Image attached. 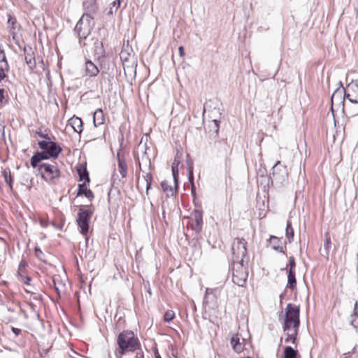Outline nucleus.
<instances>
[{
    "instance_id": "nucleus-40",
    "label": "nucleus",
    "mask_w": 358,
    "mask_h": 358,
    "mask_svg": "<svg viewBox=\"0 0 358 358\" xmlns=\"http://www.w3.org/2000/svg\"><path fill=\"white\" fill-rule=\"evenodd\" d=\"M289 265L290 267L289 271H294L295 261L293 257H289Z\"/></svg>"
},
{
    "instance_id": "nucleus-39",
    "label": "nucleus",
    "mask_w": 358,
    "mask_h": 358,
    "mask_svg": "<svg viewBox=\"0 0 358 358\" xmlns=\"http://www.w3.org/2000/svg\"><path fill=\"white\" fill-rule=\"evenodd\" d=\"M4 134V122L1 114L0 113V135H3Z\"/></svg>"
},
{
    "instance_id": "nucleus-31",
    "label": "nucleus",
    "mask_w": 358,
    "mask_h": 358,
    "mask_svg": "<svg viewBox=\"0 0 358 358\" xmlns=\"http://www.w3.org/2000/svg\"><path fill=\"white\" fill-rule=\"evenodd\" d=\"M77 171L79 174L80 180H85L87 182H90L88 173L85 169L80 167L77 169Z\"/></svg>"
},
{
    "instance_id": "nucleus-15",
    "label": "nucleus",
    "mask_w": 358,
    "mask_h": 358,
    "mask_svg": "<svg viewBox=\"0 0 358 358\" xmlns=\"http://www.w3.org/2000/svg\"><path fill=\"white\" fill-rule=\"evenodd\" d=\"M230 343L235 352L239 353L243 350L245 346L244 339L241 341L240 336L238 334L232 335Z\"/></svg>"
},
{
    "instance_id": "nucleus-21",
    "label": "nucleus",
    "mask_w": 358,
    "mask_h": 358,
    "mask_svg": "<svg viewBox=\"0 0 358 358\" xmlns=\"http://www.w3.org/2000/svg\"><path fill=\"white\" fill-rule=\"evenodd\" d=\"M115 171L120 173L122 179H125L127 174V165L124 160L118 158L117 168Z\"/></svg>"
},
{
    "instance_id": "nucleus-3",
    "label": "nucleus",
    "mask_w": 358,
    "mask_h": 358,
    "mask_svg": "<svg viewBox=\"0 0 358 358\" xmlns=\"http://www.w3.org/2000/svg\"><path fill=\"white\" fill-rule=\"evenodd\" d=\"M300 324L299 307L292 303H288L285 308V318L283 329H298Z\"/></svg>"
},
{
    "instance_id": "nucleus-24",
    "label": "nucleus",
    "mask_w": 358,
    "mask_h": 358,
    "mask_svg": "<svg viewBox=\"0 0 358 358\" xmlns=\"http://www.w3.org/2000/svg\"><path fill=\"white\" fill-rule=\"evenodd\" d=\"M85 194V196L89 199L94 197V194L90 189H87L85 187V184H79L78 190L77 195Z\"/></svg>"
},
{
    "instance_id": "nucleus-53",
    "label": "nucleus",
    "mask_w": 358,
    "mask_h": 358,
    "mask_svg": "<svg viewBox=\"0 0 358 358\" xmlns=\"http://www.w3.org/2000/svg\"><path fill=\"white\" fill-rule=\"evenodd\" d=\"M25 291L28 293L31 292V290L29 289V287L25 288Z\"/></svg>"
},
{
    "instance_id": "nucleus-18",
    "label": "nucleus",
    "mask_w": 358,
    "mask_h": 358,
    "mask_svg": "<svg viewBox=\"0 0 358 358\" xmlns=\"http://www.w3.org/2000/svg\"><path fill=\"white\" fill-rule=\"evenodd\" d=\"M69 124L71 126L73 129L80 134L83 131V122L80 117H73L69 120Z\"/></svg>"
},
{
    "instance_id": "nucleus-43",
    "label": "nucleus",
    "mask_w": 358,
    "mask_h": 358,
    "mask_svg": "<svg viewBox=\"0 0 358 358\" xmlns=\"http://www.w3.org/2000/svg\"><path fill=\"white\" fill-rule=\"evenodd\" d=\"M358 303L356 301L354 304V308H353V313L352 314H354V315H357L358 314Z\"/></svg>"
},
{
    "instance_id": "nucleus-42",
    "label": "nucleus",
    "mask_w": 358,
    "mask_h": 358,
    "mask_svg": "<svg viewBox=\"0 0 358 358\" xmlns=\"http://www.w3.org/2000/svg\"><path fill=\"white\" fill-rule=\"evenodd\" d=\"M213 123L214 124V127L215 128V132L217 133L218 132V129H219V121L217 120H213Z\"/></svg>"
},
{
    "instance_id": "nucleus-1",
    "label": "nucleus",
    "mask_w": 358,
    "mask_h": 358,
    "mask_svg": "<svg viewBox=\"0 0 358 358\" xmlns=\"http://www.w3.org/2000/svg\"><path fill=\"white\" fill-rule=\"evenodd\" d=\"M41 136L46 138L48 140L38 142V146L43 152L36 153L31 158V165L34 168L43 159H48L50 157L54 159L57 158L62 150L61 147L56 143L51 141L49 137L43 135H41Z\"/></svg>"
},
{
    "instance_id": "nucleus-5",
    "label": "nucleus",
    "mask_w": 358,
    "mask_h": 358,
    "mask_svg": "<svg viewBox=\"0 0 358 358\" xmlns=\"http://www.w3.org/2000/svg\"><path fill=\"white\" fill-rule=\"evenodd\" d=\"M93 17L87 13H84L75 27V31L80 38H86L91 32L92 28Z\"/></svg>"
},
{
    "instance_id": "nucleus-29",
    "label": "nucleus",
    "mask_w": 358,
    "mask_h": 358,
    "mask_svg": "<svg viewBox=\"0 0 358 358\" xmlns=\"http://www.w3.org/2000/svg\"><path fill=\"white\" fill-rule=\"evenodd\" d=\"M138 164H139V167H140V170L142 171V172H145V171L143 169V166H148L150 167V160L148 158V157L146 156V152H144L143 154V155L141 156V160H140L138 159Z\"/></svg>"
},
{
    "instance_id": "nucleus-30",
    "label": "nucleus",
    "mask_w": 358,
    "mask_h": 358,
    "mask_svg": "<svg viewBox=\"0 0 358 358\" xmlns=\"http://www.w3.org/2000/svg\"><path fill=\"white\" fill-rule=\"evenodd\" d=\"M285 235L287 238L288 239L289 243H291L294 235V229L292 227V223L290 221H287Z\"/></svg>"
},
{
    "instance_id": "nucleus-33",
    "label": "nucleus",
    "mask_w": 358,
    "mask_h": 358,
    "mask_svg": "<svg viewBox=\"0 0 358 358\" xmlns=\"http://www.w3.org/2000/svg\"><path fill=\"white\" fill-rule=\"evenodd\" d=\"M25 61L30 69H33L35 67L36 62L32 54L27 53L25 55Z\"/></svg>"
},
{
    "instance_id": "nucleus-23",
    "label": "nucleus",
    "mask_w": 358,
    "mask_h": 358,
    "mask_svg": "<svg viewBox=\"0 0 358 358\" xmlns=\"http://www.w3.org/2000/svg\"><path fill=\"white\" fill-rule=\"evenodd\" d=\"M284 331H287V338H285L286 342H292L294 343L296 341V337L297 336L298 329L290 328L283 329Z\"/></svg>"
},
{
    "instance_id": "nucleus-51",
    "label": "nucleus",
    "mask_w": 358,
    "mask_h": 358,
    "mask_svg": "<svg viewBox=\"0 0 358 358\" xmlns=\"http://www.w3.org/2000/svg\"><path fill=\"white\" fill-rule=\"evenodd\" d=\"M41 226H43V227H46V226H47V224H45V222H43L42 220L41 221Z\"/></svg>"
},
{
    "instance_id": "nucleus-12",
    "label": "nucleus",
    "mask_w": 358,
    "mask_h": 358,
    "mask_svg": "<svg viewBox=\"0 0 358 358\" xmlns=\"http://www.w3.org/2000/svg\"><path fill=\"white\" fill-rule=\"evenodd\" d=\"M152 175L150 173H145L143 175L142 178H138L136 181V187L138 190L145 189L146 194H148V190L151 187Z\"/></svg>"
},
{
    "instance_id": "nucleus-26",
    "label": "nucleus",
    "mask_w": 358,
    "mask_h": 358,
    "mask_svg": "<svg viewBox=\"0 0 358 358\" xmlns=\"http://www.w3.org/2000/svg\"><path fill=\"white\" fill-rule=\"evenodd\" d=\"M216 149L220 153L221 155L227 158L228 151H229V145L224 142H219L216 145Z\"/></svg>"
},
{
    "instance_id": "nucleus-22",
    "label": "nucleus",
    "mask_w": 358,
    "mask_h": 358,
    "mask_svg": "<svg viewBox=\"0 0 358 358\" xmlns=\"http://www.w3.org/2000/svg\"><path fill=\"white\" fill-rule=\"evenodd\" d=\"M280 239L275 236H271L269 239V244L271 247L276 250L279 251L280 252L285 253V251L283 250V247L280 245Z\"/></svg>"
},
{
    "instance_id": "nucleus-54",
    "label": "nucleus",
    "mask_w": 358,
    "mask_h": 358,
    "mask_svg": "<svg viewBox=\"0 0 358 358\" xmlns=\"http://www.w3.org/2000/svg\"><path fill=\"white\" fill-rule=\"evenodd\" d=\"M122 179H120V181H122V182H124V180H122Z\"/></svg>"
},
{
    "instance_id": "nucleus-32",
    "label": "nucleus",
    "mask_w": 358,
    "mask_h": 358,
    "mask_svg": "<svg viewBox=\"0 0 358 358\" xmlns=\"http://www.w3.org/2000/svg\"><path fill=\"white\" fill-rule=\"evenodd\" d=\"M2 175L4 178L6 182L9 185L10 188H12V178L10 169H5L2 172Z\"/></svg>"
},
{
    "instance_id": "nucleus-38",
    "label": "nucleus",
    "mask_w": 358,
    "mask_h": 358,
    "mask_svg": "<svg viewBox=\"0 0 358 358\" xmlns=\"http://www.w3.org/2000/svg\"><path fill=\"white\" fill-rule=\"evenodd\" d=\"M330 247H331V240L329 238H327L324 241V248L326 250V253L327 255H329Z\"/></svg>"
},
{
    "instance_id": "nucleus-16",
    "label": "nucleus",
    "mask_w": 358,
    "mask_h": 358,
    "mask_svg": "<svg viewBox=\"0 0 358 358\" xmlns=\"http://www.w3.org/2000/svg\"><path fill=\"white\" fill-rule=\"evenodd\" d=\"M343 111L349 117L358 115V102L348 101V103H345Z\"/></svg>"
},
{
    "instance_id": "nucleus-48",
    "label": "nucleus",
    "mask_w": 358,
    "mask_h": 358,
    "mask_svg": "<svg viewBox=\"0 0 358 358\" xmlns=\"http://www.w3.org/2000/svg\"><path fill=\"white\" fill-rule=\"evenodd\" d=\"M189 178L193 179V173H192V168H189Z\"/></svg>"
},
{
    "instance_id": "nucleus-27",
    "label": "nucleus",
    "mask_w": 358,
    "mask_h": 358,
    "mask_svg": "<svg viewBox=\"0 0 358 358\" xmlns=\"http://www.w3.org/2000/svg\"><path fill=\"white\" fill-rule=\"evenodd\" d=\"M296 285L294 271H289L287 276V287L293 289Z\"/></svg>"
},
{
    "instance_id": "nucleus-11",
    "label": "nucleus",
    "mask_w": 358,
    "mask_h": 358,
    "mask_svg": "<svg viewBox=\"0 0 358 358\" xmlns=\"http://www.w3.org/2000/svg\"><path fill=\"white\" fill-rule=\"evenodd\" d=\"M344 96L348 101L358 102V85L352 83L344 89Z\"/></svg>"
},
{
    "instance_id": "nucleus-10",
    "label": "nucleus",
    "mask_w": 358,
    "mask_h": 358,
    "mask_svg": "<svg viewBox=\"0 0 358 358\" xmlns=\"http://www.w3.org/2000/svg\"><path fill=\"white\" fill-rule=\"evenodd\" d=\"M220 294V289L218 288L210 289L207 288L203 299V303L211 308L217 306V299Z\"/></svg>"
},
{
    "instance_id": "nucleus-8",
    "label": "nucleus",
    "mask_w": 358,
    "mask_h": 358,
    "mask_svg": "<svg viewBox=\"0 0 358 358\" xmlns=\"http://www.w3.org/2000/svg\"><path fill=\"white\" fill-rule=\"evenodd\" d=\"M92 215V211L91 210H86L81 208L79 210L77 223L80 229V231L82 234L86 235L89 230V222Z\"/></svg>"
},
{
    "instance_id": "nucleus-13",
    "label": "nucleus",
    "mask_w": 358,
    "mask_h": 358,
    "mask_svg": "<svg viewBox=\"0 0 358 358\" xmlns=\"http://www.w3.org/2000/svg\"><path fill=\"white\" fill-rule=\"evenodd\" d=\"M344 88L336 90L331 96V103L332 105H336L338 106H342L343 110H344L345 106V98L344 96Z\"/></svg>"
},
{
    "instance_id": "nucleus-7",
    "label": "nucleus",
    "mask_w": 358,
    "mask_h": 358,
    "mask_svg": "<svg viewBox=\"0 0 358 358\" xmlns=\"http://www.w3.org/2000/svg\"><path fill=\"white\" fill-rule=\"evenodd\" d=\"M246 242L243 238H236L232 243L233 262H243L247 255Z\"/></svg>"
},
{
    "instance_id": "nucleus-41",
    "label": "nucleus",
    "mask_w": 358,
    "mask_h": 358,
    "mask_svg": "<svg viewBox=\"0 0 358 358\" xmlns=\"http://www.w3.org/2000/svg\"><path fill=\"white\" fill-rule=\"evenodd\" d=\"M163 189L164 192H167L169 191L171 192V194H173V189L171 187L169 188L167 184L165 182H162V184H161Z\"/></svg>"
},
{
    "instance_id": "nucleus-35",
    "label": "nucleus",
    "mask_w": 358,
    "mask_h": 358,
    "mask_svg": "<svg viewBox=\"0 0 358 358\" xmlns=\"http://www.w3.org/2000/svg\"><path fill=\"white\" fill-rule=\"evenodd\" d=\"M174 316L175 313L173 310H167L164 315V321L169 322L173 320Z\"/></svg>"
},
{
    "instance_id": "nucleus-45",
    "label": "nucleus",
    "mask_w": 358,
    "mask_h": 358,
    "mask_svg": "<svg viewBox=\"0 0 358 358\" xmlns=\"http://www.w3.org/2000/svg\"><path fill=\"white\" fill-rule=\"evenodd\" d=\"M12 331H13V332L15 335H18V334H20V333L21 332V330H20V329L15 328V327H13V328H12Z\"/></svg>"
},
{
    "instance_id": "nucleus-44",
    "label": "nucleus",
    "mask_w": 358,
    "mask_h": 358,
    "mask_svg": "<svg viewBox=\"0 0 358 358\" xmlns=\"http://www.w3.org/2000/svg\"><path fill=\"white\" fill-rule=\"evenodd\" d=\"M6 77V74L2 68L0 69V82Z\"/></svg>"
},
{
    "instance_id": "nucleus-4",
    "label": "nucleus",
    "mask_w": 358,
    "mask_h": 358,
    "mask_svg": "<svg viewBox=\"0 0 358 358\" xmlns=\"http://www.w3.org/2000/svg\"><path fill=\"white\" fill-rule=\"evenodd\" d=\"M248 273L243 262H233L232 280L234 284L243 287L246 282Z\"/></svg>"
},
{
    "instance_id": "nucleus-50",
    "label": "nucleus",
    "mask_w": 358,
    "mask_h": 358,
    "mask_svg": "<svg viewBox=\"0 0 358 358\" xmlns=\"http://www.w3.org/2000/svg\"><path fill=\"white\" fill-rule=\"evenodd\" d=\"M155 358H162L158 352H155Z\"/></svg>"
},
{
    "instance_id": "nucleus-14",
    "label": "nucleus",
    "mask_w": 358,
    "mask_h": 358,
    "mask_svg": "<svg viewBox=\"0 0 358 358\" xmlns=\"http://www.w3.org/2000/svg\"><path fill=\"white\" fill-rule=\"evenodd\" d=\"M203 219L202 213L200 210H195L192 213V227L195 231H200L202 228Z\"/></svg>"
},
{
    "instance_id": "nucleus-49",
    "label": "nucleus",
    "mask_w": 358,
    "mask_h": 358,
    "mask_svg": "<svg viewBox=\"0 0 358 358\" xmlns=\"http://www.w3.org/2000/svg\"><path fill=\"white\" fill-rule=\"evenodd\" d=\"M35 252L37 257H39L38 253H42L41 250L37 248H35Z\"/></svg>"
},
{
    "instance_id": "nucleus-52",
    "label": "nucleus",
    "mask_w": 358,
    "mask_h": 358,
    "mask_svg": "<svg viewBox=\"0 0 358 358\" xmlns=\"http://www.w3.org/2000/svg\"><path fill=\"white\" fill-rule=\"evenodd\" d=\"M25 291L28 293L31 292V290L29 289V287L25 288Z\"/></svg>"
},
{
    "instance_id": "nucleus-36",
    "label": "nucleus",
    "mask_w": 358,
    "mask_h": 358,
    "mask_svg": "<svg viewBox=\"0 0 358 358\" xmlns=\"http://www.w3.org/2000/svg\"><path fill=\"white\" fill-rule=\"evenodd\" d=\"M120 6V0H115L110 8V13L116 12Z\"/></svg>"
},
{
    "instance_id": "nucleus-20",
    "label": "nucleus",
    "mask_w": 358,
    "mask_h": 358,
    "mask_svg": "<svg viewBox=\"0 0 358 358\" xmlns=\"http://www.w3.org/2000/svg\"><path fill=\"white\" fill-rule=\"evenodd\" d=\"M83 8L87 12L86 13L90 14H94L96 13L97 10V6L96 5V1L95 0H85L83 2Z\"/></svg>"
},
{
    "instance_id": "nucleus-46",
    "label": "nucleus",
    "mask_w": 358,
    "mask_h": 358,
    "mask_svg": "<svg viewBox=\"0 0 358 358\" xmlns=\"http://www.w3.org/2000/svg\"><path fill=\"white\" fill-rule=\"evenodd\" d=\"M179 54L182 57L184 55V49L182 46H180L178 48Z\"/></svg>"
},
{
    "instance_id": "nucleus-55",
    "label": "nucleus",
    "mask_w": 358,
    "mask_h": 358,
    "mask_svg": "<svg viewBox=\"0 0 358 358\" xmlns=\"http://www.w3.org/2000/svg\"><path fill=\"white\" fill-rule=\"evenodd\" d=\"M138 358H143V356H141V357H138Z\"/></svg>"
},
{
    "instance_id": "nucleus-9",
    "label": "nucleus",
    "mask_w": 358,
    "mask_h": 358,
    "mask_svg": "<svg viewBox=\"0 0 358 358\" xmlns=\"http://www.w3.org/2000/svg\"><path fill=\"white\" fill-rule=\"evenodd\" d=\"M273 180L278 182L285 181L288 176V171L286 166L282 165L280 161H277L272 168Z\"/></svg>"
},
{
    "instance_id": "nucleus-47",
    "label": "nucleus",
    "mask_w": 358,
    "mask_h": 358,
    "mask_svg": "<svg viewBox=\"0 0 358 358\" xmlns=\"http://www.w3.org/2000/svg\"><path fill=\"white\" fill-rule=\"evenodd\" d=\"M3 92H4L3 90L0 89V103L2 102L3 99L4 97L3 96Z\"/></svg>"
},
{
    "instance_id": "nucleus-17",
    "label": "nucleus",
    "mask_w": 358,
    "mask_h": 358,
    "mask_svg": "<svg viewBox=\"0 0 358 358\" xmlns=\"http://www.w3.org/2000/svg\"><path fill=\"white\" fill-rule=\"evenodd\" d=\"M99 72V70L96 64L92 62L87 60L85 62V73L86 75L93 77L96 76Z\"/></svg>"
},
{
    "instance_id": "nucleus-28",
    "label": "nucleus",
    "mask_w": 358,
    "mask_h": 358,
    "mask_svg": "<svg viewBox=\"0 0 358 358\" xmlns=\"http://www.w3.org/2000/svg\"><path fill=\"white\" fill-rule=\"evenodd\" d=\"M298 352L292 347L287 346L284 350V358H296Z\"/></svg>"
},
{
    "instance_id": "nucleus-25",
    "label": "nucleus",
    "mask_w": 358,
    "mask_h": 358,
    "mask_svg": "<svg viewBox=\"0 0 358 358\" xmlns=\"http://www.w3.org/2000/svg\"><path fill=\"white\" fill-rule=\"evenodd\" d=\"M179 164H180L179 160L176 157L172 164V166H171L172 174H173V178L176 187H177V185H178V175Z\"/></svg>"
},
{
    "instance_id": "nucleus-19",
    "label": "nucleus",
    "mask_w": 358,
    "mask_h": 358,
    "mask_svg": "<svg viewBox=\"0 0 358 358\" xmlns=\"http://www.w3.org/2000/svg\"><path fill=\"white\" fill-rule=\"evenodd\" d=\"M105 117L101 109L99 108L95 110L93 115V122L95 127H98L104 123Z\"/></svg>"
},
{
    "instance_id": "nucleus-2",
    "label": "nucleus",
    "mask_w": 358,
    "mask_h": 358,
    "mask_svg": "<svg viewBox=\"0 0 358 358\" xmlns=\"http://www.w3.org/2000/svg\"><path fill=\"white\" fill-rule=\"evenodd\" d=\"M119 347L118 352L120 356L123 355L126 352H134L139 348V342L138 338L131 331H124L119 334L117 340Z\"/></svg>"
},
{
    "instance_id": "nucleus-34",
    "label": "nucleus",
    "mask_w": 358,
    "mask_h": 358,
    "mask_svg": "<svg viewBox=\"0 0 358 358\" xmlns=\"http://www.w3.org/2000/svg\"><path fill=\"white\" fill-rule=\"evenodd\" d=\"M350 324L355 329H358V314L354 315L351 314Z\"/></svg>"
},
{
    "instance_id": "nucleus-6",
    "label": "nucleus",
    "mask_w": 358,
    "mask_h": 358,
    "mask_svg": "<svg viewBox=\"0 0 358 358\" xmlns=\"http://www.w3.org/2000/svg\"><path fill=\"white\" fill-rule=\"evenodd\" d=\"M38 171L42 178L48 182L58 178L60 171L55 162L52 164L43 163L38 165Z\"/></svg>"
},
{
    "instance_id": "nucleus-37",
    "label": "nucleus",
    "mask_w": 358,
    "mask_h": 358,
    "mask_svg": "<svg viewBox=\"0 0 358 358\" xmlns=\"http://www.w3.org/2000/svg\"><path fill=\"white\" fill-rule=\"evenodd\" d=\"M19 279L21 282H22L24 285L29 286V282L31 278L28 276H23L21 274L18 275Z\"/></svg>"
}]
</instances>
